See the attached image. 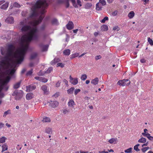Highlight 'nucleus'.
<instances>
[{"instance_id":"nucleus-1","label":"nucleus","mask_w":153,"mask_h":153,"mask_svg":"<svg viewBox=\"0 0 153 153\" xmlns=\"http://www.w3.org/2000/svg\"><path fill=\"white\" fill-rule=\"evenodd\" d=\"M28 47L29 44L27 43L24 45L22 44L20 48L14 54V57L16 59L12 60L10 63L9 62L10 60L9 57L12 56L15 47L12 44L8 46L6 56L4 59L0 62V77L3 74L2 70L7 69L10 67L13 68L8 70L7 72L10 75H13L14 73L17 65L20 64L23 61Z\"/></svg>"},{"instance_id":"nucleus-2","label":"nucleus","mask_w":153,"mask_h":153,"mask_svg":"<svg viewBox=\"0 0 153 153\" xmlns=\"http://www.w3.org/2000/svg\"><path fill=\"white\" fill-rule=\"evenodd\" d=\"M52 0H38L36 4L32 7L33 13L30 15L31 18L36 17L38 16V13L36 10L42 8L41 12L42 14H43L45 12V9L48 6L49 3H51Z\"/></svg>"},{"instance_id":"nucleus-3","label":"nucleus","mask_w":153,"mask_h":153,"mask_svg":"<svg viewBox=\"0 0 153 153\" xmlns=\"http://www.w3.org/2000/svg\"><path fill=\"white\" fill-rule=\"evenodd\" d=\"M37 31V29L36 27L30 29V31L28 34V36H23L21 38V42L22 43L27 42H31L32 40H37L38 39V36L36 34Z\"/></svg>"},{"instance_id":"nucleus-4","label":"nucleus","mask_w":153,"mask_h":153,"mask_svg":"<svg viewBox=\"0 0 153 153\" xmlns=\"http://www.w3.org/2000/svg\"><path fill=\"white\" fill-rule=\"evenodd\" d=\"M10 79V77L9 76H7L5 79H0V92L4 89V85L7 84L9 82Z\"/></svg>"},{"instance_id":"nucleus-5","label":"nucleus","mask_w":153,"mask_h":153,"mask_svg":"<svg viewBox=\"0 0 153 153\" xmlns=\"http://www.w3.org/2000/svg\"><path fill=\"white\" fill-rule=\"evenodd\" d=\"M12 95L13 96H15V99L16 100H20L22 97L23 94L22 93H19L17 90L15 91Z\"/></svg>"},{"instance_id":"nucleus-6","label":"nucleus","mask_w":153,"mask_h":153,"mask_svg":"<svg viewBox=\"0 0 153 153\" xmlns=\"http://www.w3.org/2000/svg\"><path fill=\"white\" fill-rule=\"evenodd\" d=\"M130 83V81L128 79L119 80L117 82V84L120 85L125 86L128 85Z\"/></svg>"},{"instance_id":"nucleus-7","label":"nucleus","mask_w":153,"mask_h":153,"mask_svg":"<svg viewBox=\"0 0 153 153\" xmlns=\"http://www.w3.org/2000/svg\"><path fill=\"white\" fill-rule=\"evenodd\" d=\"M70 81L73 85H76L78 82L77 78H73L70 75L69 77Z\"/></svg>"},{"instance_id":"nucleus-8","label":"nucleus","mask_w":153,"mask_h":153,"mask_svg":"<svg viewBox=\"0 0 153 153\" xmlns=\"http://www.w3.org/2000/svg\"><path fill=\"white\" fill-rule=\"evenodd\" d=\"M36 88V87L35 85H29L26 87V91L27 92L31 91L35 89Z\"/></svg>"},{"instance_id":"nucleus-9","label":"nucleus","mask_w":153,"mask_h":153,"mask_svg":"<svg viewBox=\"0 0 153 153\" xmlns=\"http://www.w3.org/2000/svg\"><path fill=\"white\" fill-rule=\"evenodd\" d=\"M68 105L69 107L73 108L74 107L76 104L74 101L72 99H70L69 100Z\"/></svg>"},{"instance_id":"nucleus-10","label":"nucleus","mask_w":153,"mask_h":153,"mask_svg":"<svg viewBox=\"0 0 153 153\" xmlns=\"http://www.w3.org/2000/svg\"><path fill=\"white\" fill-rule=\"evenodd\" d=\"M39 47L42 49V51H47L48 45H44L42 43L40 44L39 45Z\"/></svg>"},{"instance_id":"nucleus-11","label":"nucleus","mask_w":153,"mask_h":153,"mask_svg":"<svg viewBox=\"0 0 153 153\" xmlns=\"http://www.w3.org/2000/svg\"><path fill=\"white\" fill-rule=\"evenodd\" d=\"M34 78L35 79L38 80L39 81L43 82H46L48 81L47 79L44 77H35Z\"/></svg>"},{"instance_id":"nucleus-12","label":"nucleus","mask_w":153,"mask_h":153,"mask_svg":"<svg viewBox=\"0 0 153 153\" xmlns=\"http://www.w3.org/2000/svg\"><path fill=\"white\" fill-rule=\"evenodd\" d=\"M5 22L9 23L12 24L14 22L13 18L12 16H9L6 18Z\"/></svg>"},{"instance_id":"nucleus-13","label":"nucleus","mask_w":153,"mask_h":153,"mask_svg":"<svg viewBox=\"0 0 153 153\" xmlns=\"http://www.w3.org/2000/svg\"><path fill=\"white\" fill-rule=\"evenodd\" d=\"M31 27L29 25H24L22 27L21 29V30L22 32H26L28 30H30Z\"/></svg>"},{"instance_id":"nucleus-14","label":"nucleus","mask_w":153,"mask_h":153,"mask_svg":"<svg viewBox=\"0 0 153 153\" xmlns=\"http://www.w3.org/2000/svg\"><path fill=\"white\" fill-rule=\"evenodd\" d=\"M41 89L44 91L45 94H48V89L47 87L45 85H44L41 87Z\"/></svg>"},{"instance_id":"nucleus-15","label":"nucleus","mask_w":153,"mask_h":153,"mask_svg":"<svg viewBox=\"0 0 153 153\" xmlns=\"http://www.w3.org/2000/svg\"><path fill=\"white\" fill-rule=\"evenodd\" d=\"M59 105V102L57 101H51L50 103V105L53 108L57 107Z\"/></svg>"},{"instance_id":"nucleus-16","label":"nucleus","mask_w":153,"mask_h":153,"mask_svg":"<svg viewBox=\"0 0 153 153\" xmlns=\"http://www.w3.org/2000/svg\"><path fill=\"white\" fill-rule=\"evenodd\" d=\"M67 28L69 30L72 29L74 27V24L71 21H69L66 25Z\"/></svg>"},{"instance_id":"nucleus-17","label":"nucleus","mask_w":153,"mask_h":153,"mask_svg":"<svg viewBox=\"0 0 153 153\" xmlns=\"http://www.w3.org/2000/svg\"><path fill=\"white\" fill-rule=\"evenodd\" d=\"M66 7L67 8L69 6V0H66ZM72 3L73 5L75 7H76V1L75 0H70Z\"/></svg>"},{"instance_id":"nucleus-18","label":"nucleus","mask_w":153,"mask_h":153,"mask_svg":"<svg viewBox=\"0 0 153 153\" xmlns=\"http://www.w3.org/2000/svg\"><path fill=\"white\" fill-rule=\"evenodd\" d=\"M9 4V2H6L4 4H2L1 7H0V8L3 10H6L8 8Z\"/></svg>"},{"instance_id":"nucleus-19","label":"nucleus","mask_w":153,"mask_h":153,"mask_svg":"<svg viewBox=\"0 0 153 153\" xmlns=\"http://www.w3.org/2000/svg\"><path fill=\"white\" fill-rule=\"evenodd\" d=\"M33 97V94L32 93H27L26 95V98L27 100H29L31 99Z\"/></svg>"},{"instance_id":"nucleus-20","label":"nucleus","mask_w":153,"mask_h":153,"mask_svg":"<svg viewBox=\"0 0 153 153\" xmlns=\"http://www.w3.org/2000/svg\"><path fill=\"white\" fill-rule=\"evenodd\" d=\"M40 22L39 21L37 20H34L30 22V24L34 27L36 26L37 25L39 24Z\"/></svg>"},{"instance_id":"nucleus-21","label":"nucleus","mask_w":153,"mask_h":153,"mask_svg":"<svg viewBox=\"0 0 153 153\" xmlns=\"http://www.w3.org/2000/svg\"><path fill=\"white\" fill-rule=\"evenodd\" d=\"M117 139L116 138H112L111 139L109 140L108 142L109 143L111 144L114 143V144H116L117 143Z\"/></svg>"},{"instance_id":"nucleus-22","label":"nucleus","mask_w":153,"mask_h":153,"mask_svg":"<svg viewBox=\"0 0 153 153\" xmlns=\"http://www.w3.org/2000/svg\"><path fill=\"white\" fill-rule=\"evenodd\" d=\"M60 61V59L57 58H55L51 62V64L53 65Z\"/></svg>"},{"instance_id":"nucleus-23","label":"nucleus","mask_w":153,"mask_h":153,"mask_svg":"<svg viewBox=\"0 0 153 153\" xmlns=\"http://www.w3.org/2000/svg\"><path fill=\"white\" fill-rule=\"evenodd\" d=\"M102 5L100 3H97L96 4V9L97 10L99 11L102 10Z\"/></svg>"},{"instance_id":"nucleus-24","label":"nucleus","mask_w":153,"mask_h":153,"mask_svg":"<svg viewBox=\"0 0 153 153\" xmlns=\"http://www.w3.org/2000/svg\"><path fill=\"white\" fill-rule=\"evenodd\" d=\"M99 81L98 78L97 77L95 78L94 79L92 80L91 83L94 85H96L97 84Z\"/></svg>"},{"instance_id":"nucleus-25","label":"nucleus","mask_w":153,"mask_h":153,"mask_svg":"<svg viewBox=\"0 0 153 153\" xmlns=\"http://www.w3.org/2000/svg\"><path fill=\"white\" fill-rule=\"evenodd\" d=\"M135 13L133 11H130L128 15V16L130 19L132 18L134 16Z\"/></svg>"},{"instance_id":"nucleus-26","label":"nucleus","mask_w":153,"mask_h":153,"mask_svg":"<svg viewBox=\"0 0 153 153\" xmlns=\"http://www.w3.org/2000/svg\"><path fill=\"white\" fill-rule=\"evenodd\" d=\"M63 53L65 55L68 56L70 54V50L69 49L65 50L63 51Z\"/></svg>"},{"instance_id":"nucleus-27","label":"nucleus","mask_w":153,"mask_h":153,"mask_svg":"<svg viewBox=\"0 0 153 153\" xmlns=\"http://www.w3.org/2000/svg\"><path fill=\"white\" fill-rule=\"evenodd\" d=\"M21 82V81H20L15 84L13 86L14 88L15 89H17L19 88L20 86Z\"/></svg>"},{"instance_id":"nucleus-28","label":"nucleus","mask_w":153,"mask_h":153,"mask_svg":"<svg viewBox=\"0 0 153 153\" xmlns=\"http://www.w3.org/2000/svg\"><path fill=\"white\" fill-rule=\"evenodd\" d=\"M101 29L102 31H107L108 30V27L107 25H104L101 27Z\"/></svg>"},{"instance_id":"nucleus-29","label":"nucleus","mask_w":153,"mask_h":153,"mask_svg":"<svg viewBox=\"0 0 153 153\" xmlns=\"http://www.w3.org/2000/svg\"><path fill=\"white\" fill-rule=\"evenodd\" d=\"M74 89V87L71 88L67 91L68 94H72Z\"/></svg>"},{"instance_id":"nucleus-30","label":"nucleus","mask_w":153,"mask_h":153,"mask_svg":"<svg viewBox=\"0 0 153 153\" xmlns=\"http://www.w3.org/2000/svg\"><path fill=\"white\" fill-rule=\"evenodd\" d=\"M2 149L1 151L2 152L7 150L8 149V146L6 143H5L2 145Z\"/></svg>"},{"instance_id":"nucleus-31","label":"nucleus","mask_w":153,"mask_h":153,"mask_svg":"<svg viewBox=\"0 0 153 153\" xmlns=\"http://www.w3.org/2000/svg\"><path fill=\"white\" fill-rule=\"evenodd\" d=\"M38 54L36 53L32 54L30 57V59L32 60L35 58L37 56Z\"/></svg>"},{"instance_id":"nucleus-32","label":"nucleus","mask_w":153,"mask_h":153,"mask_svg":"<svg viewBox=\"0 0 153 153\" xmlns=\"http://www.w3.org/2000/svg\"><path fill=\"white\" fill-rule=\"evenodd\" d=\"M46 132L48 134H51L52 133V130L51 128H46L45 130Z\"/></svg>"},{"instance_id":"nucleus-33","label":"nucleus","mask_w":153,"mask_h":153,"mask_svg":"<svg viewBox=\"0 0 153 153\" xmlns=\"http://www.w3.org/2000/svg\"><path fill=\"white\" fill-rule=\"evenodd\" d=\"M51 121V120L49 118L45 117L43 118L42 120L43 122H49Z\"/></svg>"},{"instance_id":"nucleus-34","label":"nucleus","mask_w":153,"mask_h":153,"mask_svg":"<svg viewBox=\"0 0 153 153\" xmlns=\"http://www.w3.org/2000/svg\"><path fill=\"white\" fill-rule=\"evenodd\" d=\"M146 142V140L145 138L143 137L140 138L138 140V142L139 143H144Z\"/></svg>"},{"instance_id":"nucleus-35","label":"nucleus","mask_w":153,"mask_h":153,"mask_svg":"<svg viewBox=\"0 0 153 153\" xmlns=\"http://www.w3.org/2000/svg\"><path fill=\"white\" fill-rule=\"evenodd\" d=\"M51 23L52 24L54 25H58V20L56 19H54L52 20Z\"/></svg>"},{"instance_id":"nucleus-36","label":"nucleus","mask_w":153,"mask_h":153,"mask_svg":"<svg viewBox=\"0 0 153 153\" xmlns=\"http://www.w3.org/2000/svg\"><path fill=\"white\" fill-rule=\"evenodd\" d=\"M7 138L5 137H0V143H4L5 142Z\"/></svg>"},{"instance_id":"nucleus-37","label":"nucleus","mask_w":153,"mask_h":153,"mask_svg":"<svg viewBox=\"0 0 153 153\" xmlns=\"http://www.w3.org/2000/svg\"><path fill=\"white\" fill-rule=\"evenodd\" d=\"M27 24V19H24L21 22H20V25L21 26H24L25 25H26Z\"/></svg>"},{"instance_id":"nucleus-38","label":"nucleus","mask_w":153,"mask_h":153,"mask_svg":"<svg viewBox=\"0 0 153 153\" xmlns=\"http://www.w3.org/2000/svg\"><path fill=\"white\" fill-rule=\"evenodd\" d=\"M79 55V53H75L74 54H72L71 55L70 58L71 59H72L78 56Z\"/></svg>"},{"instance_id":"nucleus-39","label":"nucleus","mask_w":153,"mask_h":153,"mask_svg":"<svg viewBox=\"0 0 153 153\" xmlns=\"http://www.w3.org/2000/svg\"><path fill=\"white\" fill-rule=\"evenodd\" d=\"M53 68L50 67L48 68L45 71V73L46 74L50 73L52 71Z\"/></svg>"},{"instance_id":"nucleus-40","label":"nucleus","mask_w":153,"mask_h":153,"mask_svg":"<svg viewBox=\"0 0 153 153\" xmlns=\"http://www.w3.org/2000/svg\"><path fill=\"white\" fill-rule=\"evenodd\" d=\"M92 6V5L90 3H87L85 5V7L86 9H89Z\"/></svg>"},{"instance_id":"nucleus-41","label":"nucleus","mask_w":153,"mask_h":153,"mask_svg":"<svg viewBox=\"0 0 153 153\" xmlns=\"http://www.w3.org/2000/svg\"><path fill=\"white\" fill-rule=\"evenodd\" d=\"M140 146V144H138L135 146H134V149L137 152H138L140 151V149L138 148V147Z\"/></svg>"},{"instance_id":"nucleus-42","label":"nucleus","mask_w":153,"mask_h":153,"mask_svg":"<svg viewBox=\"0 0 153 153\" xmlns=\"http://www.w3.org/2000/svg\"><path fill=\"white\" fill-rule=\"evenodd\" d=\"M108 19V17L107 16L105 17L102 19L100 21V22L102 23H104Z\"/></svg>"},{"instance_id":"nucleus-43","label":"nucleus","mask_w":153,"mask_h":153,"mask_svg":"<svg viewBox=\"0 0 153 153\" xmlns=\"http://www.w3.org/2000/svg\"><path fill=\"white\" fill-rule=\"evenodd\" d=\"M142 134L143 136L146 137L148 138H149L150 136V134L148 133H142Z\"/></svg>"},{"instance_id":"nucleus-44","label":"nucleus","mask_w":153,"mask_h":153,"mask_svg":"<svg viewBox=\"0 0 153 153\" xmlns=\"http://www.w3.org/2000/svg\"><path fill=\"white\" fill-rule=\"evenodd\" d=\"M148 41L150 45H153V41L150 37H148Z\"/></svg>"},{"instance_id":"nucleus-45","label":"nucleus","mask_w":153,"mask_h":153,"mask_svg":"<svg viewBox=\"0 0 153 153\" xmlns=\"http://www.w3.org/2000/svg\"><path fill=\"white\" fill-rule=\"evenodd\" d=\"M87 78V75L85 74L82 75L81 77V79L82 80H85Z\"/></svg>"},{"instance_id":"nucleus-46","label":"nucleus","mask_w":153,"mask_h":153,"mask_svg":"<svg viewBox=\"0 0 153 153\" xmlns=\"http://www.w3.org/2000/svg\"><path fill=\"white\" fill-rule=\"evenodd\" d=\"M14 7L19 8L20 7V5L16 2H15L13 4Z\"/></svg>"},{"instance_id":"nucleus-47","label":"nucleus","mask_w":153,"mask_h":153,"mask_svg":"<svg viewBox=\"0 0 153 153\" xmlns=\"http://www.w3.org/2000/svg\"><path fill=\"white\" fill-rule=\"evenodd\" d=\"M101 3L102 6L106 4V2L105 0H99V2Z\"/></svg>"},{"instance_id":"nucleus-48","label":"nucleus","mask_w":153,"mask_h":153,"mask_svg":"<svg viewBox=\"0 0 153 153\" xmlns=\"http://www.w3.org/2000/svg\"><path fill=\"white\" fill-rule=\"evenodd\" d=\"M81 91L80 89H76L74 91V94L75 95H76Z\"/></svg>"},{"instance_id":"nucleus-49","label":"nucleus","mask_w":153,"mask_h":153,"mask_svg":"<svg viewBox=\"0 0 153 153\" xmlns=\"http://www.w3.org/2000/svg\"><path fill=\"white\" fill-rule=\"evenodd\" d=\"M9 88V86L7 85V84H6L4 85L3 89L5 91H7L8 90Z\"/></svg>"},{"instance_id":"nucleus-50","label":"nucleus","mask_w":153,"mask_h":153,"mask_svg":"<svg viewBox=\"0 0 153 153\" xmlns=\"http://www.w3.org/2000/svg\"><path fill=\"white\" fill-rule=\"evenodd\" d=\"M10 111L7 110L4 112L3 115V117H5L7 114H10Z\"/></svg>"},{"instance_id":"nucleus-51","label":"nucleus","mask_w":153,"mask_h":153,"mask_svg":"<svg viewBox=\"0 0 153 153\" xmlns=\"http://www.w3.org/2000/svg\"><path fill=\"white\" fill-rule=\"evenodd\" d=\"M62 112L63 114H66L68 112H69V110H67L66 109H63L62 110Z\"/></svg>"},{"instance_id":"nucleus-52","label":"nucleus","mask_w":153,"mask_h":153,"mask_svg":"<svg viewBox=\"0 0 153 153\" xmlns=\"http://www.w3.org/2000/svg\"><path fill=\"white\" fill-rule=\"evenodd\" d=\"M149 149V147H144L141 150L143 152H145L146 151L148 150Z\"/></svg>"},{"instance_id":"nucleus-53","label":"nucleus","mask_w":153,"mask_h":153,"mask_svg":"<svg viewBox=\"0 0 153 153\" xmlns=\"http://www.w3.org/2000/svg\"><path fill=\"white\" fill-rule=\"evenodd\" d=\"M132 150L131 148H129L125 151V152L127 153H129Z\"/></svg>"},{"instance_id":"nucleus-54","label":"nucleus","mask_w":153,"mask_h":153,"mask_svg":"<svg viewBox=\"0 0 153 153\" xmlns=\"http://www.w3.org/2000/svg\"><path fill=\"white\" fill-rule=\"evenodd\" d=\"M33 72V70L32 69L29 71H28L26 73L27 76H29L31 75Z\"/></svg>"},{"instance_id":"nucleus-55","label":"nucleus","mask_w":153,"mask_h":153,"mask_svg":"<svg viewBox=\"0 0 153 153\" xmlns=\"http://www.w3.org/2000/svg\"><path fill=\"white\" fill-rule=\"evenodd\" d=\"M57 65V67L60 66L62 68L64 67V65L62 63H58Z\"/></svg>"},{"instance_id":"nucleus-56","label":"nucleus","mask_w":153,"mask_h":153,"mask_svg":"<svg viewBox=\"0 0 153 153\" xmlns=\"http://www.w3.org/2000/svg\"><path fill=\"white\" fill-rule=\"evenodd\" d=\"M101 57H101V56L100 55H99L96 56L95 57V59L96 60H98L99 59H101Z\"/></svg>"},{"instance_id":"nucleus-57","label":"nucleus","mask_w":153,"mask_h":153,"mask_svg":"<svg viewBox=\"0 0 153 153\" xmlns=\"http://www.w3.org/2000/svg\"><path fill=\"white\" fill-rule=\"evenodd\" d=\"M44 18V17L42 16V15L40 16L39 17V19L38 20L39 21V22L40 23L41 22L42 20Z\"/></svg>"},{"instance_id":"nucleus-58","label":"nucleus","mask_w":153,"mask_h":153,"mask_svg":"<svg viewBox=\"0 0 153 153\" xmlns=\"http://www.w3.org/2000/svg\"><path fill=\"white\" fill-rule=\"evenodd\" d=\"M118 12L117 10H115L112 13V15L113 16H116L117 15Z\"/></svg>"},{"instance_id":"nucleus-59","label":"nucleus","mask_w":153,"mask_h":153,"mask_svg":"<svg viewBox=\"0 0 153 153\" xmlns=\"http://www.w3.org/2000/svg\"><path fill=\"white\" fill-rule=\"evenodd\" d=\"M146 60L144 58L141 59L140 60V62L142 63H145L146 62Z\"/></svg>"},{"instance_id":"nucleus-60","label":"nucleus","mask_w":153,"mask_h":153,"mask_svg":"<svg viewBox=\"0 0 153 153\" xmlns=\"http://www.w3.org/2000/svg\"><path fill=\"white\" fill-rule=\"evenodd\" d=\"M4 93L0 92V98H2L4 97Z\"/></svg>"},{"instance_id":"nucleus-61","label":"nucleus","mask_w":153,"mask_h":153,"mask_svg":"<svg viewBox=\"0 0 153 153\" xmlns=\"http://www.w3.org/2000/svg\"><path fill=\"white\" fill-rule=\"evenodd\" d=\"M60 84V82L59 81H58L56 84V87H59Z\"/></svg>"},{"instance_id":"nucleus-62","label":"nucleus","mask_w":153,"mask_h":153,"mask_svg":"<svg viewBox=\"0 0 153 153\" xmlns=\"http://www.w3.org/2000/svg\"><path fill=\"white\" fill-rule=\"evenodd\" d=\"M77 4L79 5L80 6H82L81 2L80 0H77Z\"/></svg>"},{"instance_id":"nucleus-63","label":"nucleus","mask_w":153,"mask_h":153,"mask_svg":"<svg viewBox=\"0 0 153 153\" xmlns=\"http://www.w3.org/2000/svg\"><path fill=\"white\" fill-rule=\"evenodd\" d=\"M113 30H119V27L118 26H115L113 27Z\"/></svg>"},{"instance_id":"nucleus-64","label":"nucleus","mask_w":153,"mask_h":153,"mask_svg":"<svg viewBox=\"0 0 153 153\" xmlns=\"http://www.w3.org/2000/svg\"><path fill=\"white\" fill-rule=\"evenodd\" d=\"M108 152L105 151H100L99 152V153H108Z\"/></svg>"}]
</instances>
